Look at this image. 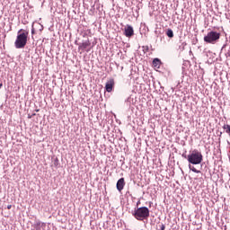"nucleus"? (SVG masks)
Masks as SVG:
<instances>
[{"label":"nucleus","mask_w":230,"mask_h":230,"mask_svg":"<svg viewBox=\"0 0 230 230\" xmlns=\"http://www.w3.org/2000/svg\"><path fill=\"white\" fill-rule=\"evenodd\" d=\"M55 168H58V166L60 164L58 158H56L53 163Z\"/></svg>","instance_id":"14"},{"label":"nucleus","mask_w":230,"mask_h":230,"mask_svg":"<svg viewBox=\"0 0 230 230\" xmlns=\"http://www.w3.org/2000/svg\"><path fill=\"white\" fill-rule=\"evenodd\" d=\"M31 35H35V29L33 27L31 29Z\"/></svg>","instance_id":"19"},{"label":"nucleus","mask_w":230,"mask_h":230,"mask_svg":"<svg viewBox=\"0 0 230 230\" xmlns=\"http://www.w3.org/2000/svg\"><path fill=\"white\" fill-rule=\"evenodd\" d=\"M124 35L125 37H128V39H130V37H134V27H132L131 25H126L125 29H124Z\"/></svg>","instance_id":"5"},{"label":"nucleus","mask_w":230,"mask_h":230,"mask_svg":"<svg viewBox=\"0 0 230 230\" xmlns=\"http://www.w3.org/2000/svg\"><path fill=\"white\" fill-rule=\"evenodd\" d=\"M31 116H32V117H33V116H37V114H36V113H32Z\"/></svg>","instance_id":"24"},{"label":"nucleus","mask_w":230,"mask_h":230,"mask_svg":"<svg viewBox=\"0 0 230 230\" xmlns=\"http://www.w3.org/2000/svg\"><path fill=\"white\" fill-rule=\"evenodd\" d=\"M45 226H46V223H42V222L38 220V221H35V223L33 224L32 227H33V230H40Z\"/></svg>","instance_id":"9"},{"label":"nucleus","mask_w":230,"mask_h":230,"mask_svg":"<svg viewBox=\"0 0 230 230\" xmlns=\"http://www.w3.org/2000/svg\"><path fill=\"white\" fill-rule=\"evenodd\" d=\"M224 130H226V134H230V125L229 124H225L223 126Z\"/></svg>","instance_id":"13"},{"label":"nucleus","mask_w":230,"mask_h":230,"mask_svg":"<svg viewBox=\"0 0 230 230\" xmlns=\"http://www.w3.org/2000/svg\"><path fill=\"white\" fill-rule=\"evenodd\" d=\"M105 89L107 93H112V89H114V79H110L106 83Z\"/></svg>","instance_id":"7"},{"label":"nucleus","mask_w":230,"mask_h":230,"mask_svg":"<svg viewBox=\"0 0 230 230\" xmlns=\"http://www.w3.org/2000/svg\"><path fill=\"white\" fill-rule=\"evenodd\" d=\"M160 230H165L166 229V226H164V224L161 223L159 225Z\"/></svg>","instance_id":"16"},{"label":"nucleus","mask_w":230,"mask_h":230,"mask_svg":"<svg viewBox=\"0 0 230 230\" xmlns=\"http://www.w3.org/2000/svg\"><path fill=\"white\" fill-rule=\"evenodd\" d=\"M29 33L30 32L28 31H24L23 29H20L18 31L16 40L14 42V46L16 49H22L23 48L26 47V44H28Z\"/></svg>","instance_id":"1"},{"label":"nucleus","mask_w":230,"mask_h":230,"mask_svg":"<svg viewBox=\"0 0 230 230\" xmlns=\"http://www.w3.org/2000/svg\"><path fill=\"white\" fill-rule=\"evenodd\" d=\"M139 204H141V201L137 202V206H139Z\"/></svg>","instance_id":"23"},{"label":"nucleus","mask_w":230,"mask_h":230,"mask_svg":"<svg viewBox=\"0 0 230 230\" xmlns=\"http://www.w3.org/2000/svg\"><path fill=\"white\" fill-rule=\"evenodd\" d=\"M161 59H159L158 58H155L154 60H153V66L154 67H156V69H159L161 67Z\"/></svg>","instance_id":"10"},{"label":"nucleus","mask_w":230,"mask_h":230,"mask_svg":"<svg viewBox=\"0 0 230 230\" xmlns=\"http://www.w3.org/2000/svg\"><path fill=\"white\" fill-rule=\"evenodd\" d=\"M227 48V43H225L221 49V51H224Z\"/></svg>","instance_id":"17"},{"label":"nucleus","mask_w":230,"mask_h":230,"mask_svg":"<svg viewBox=\"0 0 230 230\" xmlns=\"http://www.w3.org/2000/svg\"><path fill=\"white\" fill-rule=\"evenodd\" d=\"M36 111V112H39V111H40V110H35Z\"/></svg>","instance_id":"26"},{"label":"nucleus","mask_w":230,"mask_h":230,"mask_svg":"<svg viewBox=\"0 0 230 230\" xmlns=\"http://www.w3.org/2000/svg\"><path fill=\"white\" fill-rule=\"evenodd\" d=\"M75 44H76V46H80V44H78V41H75Z\"/></svg>","instance_id":"21"},{"label":"nucleus","mask_w":230,"mask_h":230,"mask_svg":"<svg viewBox=\"0 0 230 230\" xmlns=\"http://www.w3.org/2000/svg\"><path fill=\"white\" fill-rule=\"evenodd\" d=\"M222 132L220 133V136H221Z\"/></svg>","instance_id":"27"},{"label":"nucleus","mask_w":230,"mask_h":230,"mask_svg":"<svg viewBox=\"0 0 230 230\" xmlns=\"http://www.w3.org/2000/svg\"><path fill=\"white\" fill-rule=\"evenodd\" d=\"M165 35H167L169 39H173L174 37L173 31L172 29H166Z\"/></svg>","instance_id":"11"},{"label":"nucleus","mask_w":230,"mask_h":230,"mask_svg":"<svg viewBox=\"0 0 230 230\" xmlns=\"http://www.w3.org/2000/svg\"><path fill=\"white\" fill-rule=\"evenodd\" d=\"M134 218L138 220L139 222H143V220H148L150 217V209L147 207H140L135 208L132 212Z\"/></svg>","instance_id":"2"},{"label":"nucleus","mask_w":230,"mask_h":230,"mask_svg":"<svg viewBox=\"0 0 230 230\" xmlns=\"http://www.w3.org/2000/svg\"><path fill=\"white\" fill-rule=\"evenodd\" d=\"M189 169L193 172L194 173H200V171L197 170V168H195V166L189 164Z\"/></svg>","instance_id":"12"},{"label":"nucleus","mask_w":230,"mask_h":230,"mask_svg":"<svg viewBox=\"0 0 230 230\" xmlns=\"http://www.w3.org/2000/svg\"><path fill=\"white\" fill-rule=\"evenodd\" d=\"M89 46H91V41L89 40H87L86 41L81 43L78 47V50L80 51H84V49H87V48H89Z\"/></svg>","instance_id":"8"},{"label":"nucleus","mask_w":230,"mask_h":230,"mask_svg":"<svg viewBox=\"0 0 230 230\" xmlns=\"http://www.w3.org/2000/svg\"><path fill=\"white\" fill-rule=\"evenodd\" d=\"M142 49H143L144 53H148V51L150 49V48H148V46H143Z\"/></svg>","instance_id":"15"},{"label":"nucleus","mask_w":230,"mask_h":230,"mask_svg":"<svg viewBox=\"0 0 230 230\" xmlns=\"http://www.w3.org/2000/svg\"><path fill=\"white\" fill-rule=\"evenodd\" d=\"M204 161L202 153L197 149L192 150L188 155V162L190 164H200Z\"/></svg>","instance_id":"3"},{"label":"nucleus","mask_w":230,"mask_h":230,"mask_svg":"<svg viewBox=\"0 0 230 230\" xmlns=\"http://www.w3.org/2000/svg\"><path fill=\"white\" fill-rule=\"evenodd\" d=\"M181 157H183L184 159H187V161H188V155H186V153H183V154L181 155Z\"/></svg>","instance_id":"18"},{"label":"nucleus","mask_w":230,"mask_h":230,"mask_svg":"<svg viewBox=\"0 0 230 230\" xmlns=\"http://www.w3.org/2000/svg\"><path fill=\"white\" fill-rule=\"evenodd\" d=\"M29 119H31L33 118L31 115H28Z\"/></svg>","instance_id":"22"},{"label":"nucleus","mask_w":230,"mask_h":230,"mask_svg":"<svg viewBox=\"0 0 230 230\" xmlns=\"http://www.w3.org/2000/svg\"><path fill=\"white\" fill-rule=\"evenodd\" d=\"M222 34L217 31H210L204 36L203 40L206 44H217L220 40Z\"/></svg>","instance_id":"4"},{"label":"nucleus","mask_w":230,"mask_h":230,"mask_svg":"<svg viewBox=\"0 0 230 230\" xmlns=\"http://www.w3.org/2000/svg\"><path fill=\"white\" fill-rule=\"evenodd\" d=\"M7 209H12V205H8Z\"/></svg>","instance_id":"20"},{"label":"nucleus","mask_w":230,"mask_h":230,"mask_svg":"<svg viewBox=\"0 0 230 230\" xmlns=\"http://www.w3.org/2000/svg\"><path fill=\"white\" fill-rule=\"evenodd\" d=\"M1 87H3V84H0V89H1Z\"/></svg>","instance_id":"25"},{"label":"nucleus","mask_w":230,"mask_h":230,"mask_svg":"<svg viewBox=\"0 0 230 230\" xmlns=\"http://www.w3.org/2000/svg\"><path fill=\"white\" fill-rule=\"evenodd\" d=\"M116 188L118 191H123V188H125V178H120L118 180Z\"/></svg>","instance_id":"6"}]
</instances>
